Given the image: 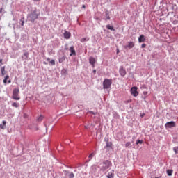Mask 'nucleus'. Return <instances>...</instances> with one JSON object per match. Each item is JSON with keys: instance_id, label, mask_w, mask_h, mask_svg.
<instances>
[{"instance_id": "nucleus-12", "label": "nucleus", "mask_w": 178, "mask_h": 178, "mask_svg": "<svg viewBox=\"0 0 178 178\" xmlns=\"http://www.w3.org/2000/svg\"><path fill=\"white\" fill-rule=\"evenodd\" d=\"M70 51L71 52V54H70V56H73L76 55V50H74V47L72 46L70 48Z\"/></svg>"}, {"instance_id": "nucleus-18", "label": "nucleus", "mask_w": 178, "mask_h": 178, "mask_svg": "<svg viewBox=\"0 0 178 178\" xmlns=\"http://www.w3.org/2000/svg\"><path fill=\"white\" fill-rule=\"evenodd\" d=\"M66 59V57L64 56H62L59 58L58 60V62L59 63H63V62H65V60Z\"/></svg>"}, {"instance_id": "nucleus-38", "label": "nucleus", "mask_w": 178, "mask_h": 178, "mask_svg": "<svg viewBox=\"0 0 178 178\" xmlns=\"http://www.w3.org/2000/svg\"><path fill=\"white\" fill-rule=\"evenodd\" d=\"M33 1H36V2H38V1H40V0H33Z\"/></svg>"}, {"instance_id": "nucleus-37", "label": "nucleus", "mask_w": 178, "mask_h": 178, "mask_svg": "<svg viewBox=\"0 0 178 178\" xmlns=\"http://www.w3.org/2000/svg\"><path fill=\"white\" fill-rule=\"evenodd\" d=\"M93 73H97V70H94Z\"/></svg>"}, {"instance_id": "nucleus-41", "label": "nucleus", "mask_w": 178, "mask_h": 178, "mask_svg": "<svg viewBox=\"0 0 178 178\" xmlns=\"http://www.w3.org/2000/svg\"><path fill=\"white\" fill-rule=\"evenodd\" d=\"M117 54H119V49H118V51H117Z\"/></svg>"}, {"instance_id": "nucleus-28", "label": "nucleus", "mask_w": 178, "mask_h": 178, "mask_svg": "<svg viewBox=\"0 0 178 178\" xmlns=\"http://www.w3.org/2000/svg\"><path fill=\"white\" fill-rule=\"evenodd\" d=\"M44 119V117L42 115H40L38 118V120L39 122H41V120H42Z\"/></svg>"}, {"instance_id": "nucleus-23", "label": "nucleus", "mask_w": 178, "mask_h": 178, "mask_svg": "<svg viewBox=\"0 0 178 178\" xmlns=\"http://www.w3.org/2000/svg\"><path fill=\"white\" fill-rule=\"evenodd\" d=\"M125 147H126V148H129V147H131V143L127 142V143L125 144Z\"/></svg>"}, {"instance_id": "nucleus-40", "label": "nucleus", "mask_w": 178, "mask_h": 178, "mask_svg": "<svg viewBox=\"0 0 178 178\" xmlns=\"http://www.w3.org/2000/svg\"><path fill=\"white\" fill-rule=\"evenodd\" d=\"M82 7L85 8H86V6H85V5H83Z\"/></svg>"}, {"instance_id": "nucleus-11", "label": "nucleus", "mask_w": 178, "mask_h": 178, "mask_svg": "<svg viewBox=\"0 0 178 178\" xmlns=\"http://www.w3.org/2000/svg\"><path fill=\"white\" fill-rule=\"evenodd\" d=\"M89 63H90V65H92L94 67V66L95 65V58L94 57H90Z\"/></svg>"}, {"instance_id": "nucleus-1", "label": "nucleus", "mask_w": 178, "mask_h": 178, "mask_svg": "<svg viewBox=\"0 0 178 178\" xmlns=\"http://www.w3.org/2000/svg\"><path fill=\"white\" fill-rule=\"evenodd\" d=\"M38 16H40V13H37L36 10H34L33 12H31L28 17L32 23H34V21L37 20L38 19Z\"/></svg>"}, {"instance_id": "nucleus-10", "label": "nucleus", "mask_w": 178, "mask_h": 178, "mask_svg": "<svg viewBox=\"0 0 178 178\" xmlns=\"http://www.w3.org/2000/svg\"><path fill=\"white\" fill-rule=\"evenodd\" d=\"M115 177V170H112L110 171L107 175V178H114Z\"/></svg>"}, {"instance_id": "nucleus-34", "label": "nucleus", "mask_w": 178, "mask_h": 178, "mask_svg": "<svg viewBox=\"0 0 178 178\" xmlns=\"http://www.w3.org/2000/svg\"><path fill=\"white\" fill-rule=\"evenodd\" d=\"M3 83H4V84H6V83H8V79H3Z\"/></svg>"}, {"instance_id": "nucleus-19", "label": "nucleus", "mask_w": 178, "mask_h": 178, "mask_svg": "<svg viewBox=\"0 0 178 178\" xmlns=\"http://www.w3.org/2000/svg\"><path fill=\"white\" fill-rule=\"evenodd\" d=\"M106 29H108V30H111L112 31H115V29L113 28V26H111V25H106Z\"/></svg>"}, {"instance_id": "nucleus-2", "label": "nucleus", "mask_w": 178, "mask_h": 178, "mask_svg": "<svg viewBox=\"0 0 178 178\" xmlns=\"http://www.w3.org/2000/svg\"><path fill=\"white\" fill-rule=\"evenodd\" d=\"M20 88H15L13 90V96L12 98L15 101H19L20 99Z\"/></svg>"}, {"instance_id": "nucleus-42", "label": "nucleus", "mask_w": 178, "mask_h": 178, "mask_svg": "<svg viewBox=\"0 0 178 178\" xmlns=\"http://www.w3.org/2000/svg\"><path fill=\"white\" fill-rule=\"evenodd\" d=\"M85 129H88L87 127H85Z\"/></svg>"}, {"instance_id": "nucleus-15", "label": "nucleus", "mask_w": 178, "mask_h": 178, "mask_svg": "<svg viewBox=\"0 0 178 178\" xmlns=\"http://www.w3.org/2000/svg\"><path fill=\"white\" fill-rule=\"evenodd\" d=\"M70 35H71L70 32L65 31V33H64V37L67 40H69V38H70Z\"/></svg>"}, {"instance_id": "nucleus-6", "label": "nucleus", "mask_w": 178, "mask_h": 178, "mask_svg": "<svg viewBox=\"0 0 178 178\" xmlns=\"http://www.w3.org/2000/svg\"><path fill=\"white\" fill-rule=\"evenodd\" d=\"M131 94L134 97H137V95H138V92L137 91V87L134 86L131 88Z\"/></svg>"}, {"instance_id": "nucleus-32", "label": "nucleus", "mask_w": 178, "mask_h": 178, "mask_svg": "<svg viewBox=\"0 0 178 178\" xmlns=\"http://www.w3.org/2000/svg\"><path fill=\"white\" fill-rule=\"evenodd\" d=\"M145 47H147V44L145 43L141 45V48H145Z\"/></svg>"}, {"instance_id": "nucleus-17", "label": "nucleus", "mask_w": 178, "mask_h": 178, "mask_svg": "<svg viewBox=\"0 0 178 178\" xmlns=\"http://www.w3.org/2000/svg\"><path fill=\"white\" fill-rule=\"evenodd\" d=\"M106 14V19L105 20H111V17H109V11L106 10L105 12Z\"/></svg>"}, {"instance_id": "nucleus-30", "label": "nucleus", "mask_w": 178, "mask_h": 178, "mask_svg": "<svg viewBox=\"0 0 178 178\" xmlns=\"http://www.w3.org/2000/svg\"><path fill=\"white\" fill-rule=\"evenodd\" d=\"M24 56H25L26 58H29V52L24 53Z\"/></svg>"}, {"instance_id": "nucleus-16", "label": "nucleus", "mask_w": 178, "mask_h": 178, "mask_svg": "<svg viewBox=\"0 0 178 178\" xmlns=\"http://www.w3.org/2000/svg\"><path fill=\"white\" fill-rule=\"evenodd\" d=\"M47 61L49 62L50 65H52V66L55 65V60H51V58H47Z\"/></svg>"}, {"instance_id": "nucleus-20", "label": "nucleus", "mask_w": 178, "mask_h": 178, "mask_svg": "<svg viewBox=\"0 0 178 178\" xmlns=\"http://www.w3.org/2000/svg\"><path fill=\"white\" fill-rule=\"evenodd\" d=\"M1 72L2 76H5V74H6V72H5V66H3V67H2L1 68Z\"/></svg>"}, {"instance_id": "nucleus-25", "label": "nucleus", "mask_w": 178, "mask_h": 178, "mask_svg": "<svg viewBox=\"0 0 178 178\" xmlns=\"http://www.w3.org/2000/svg\"><path fill=\"white\" fill-rule=\"evenodd\" d=\"M143 143H144V141L141 140H138L136 143V145H138V144H143Z\"/></svg>"}, {"instance_id": "nucleus-3", "label": "nucleus", "mask_w": 178, "mask_h": 178, "mask_svg": "<svg viewBox=\"0 0 178 178\" xmlns=\"http://www.w3.org/2000/svg\"><path fill=\"white\" fill-rule=\"evenodd\" d=\"M112 86V79H105L103 81L104 90H109Z\"/></svg>"}, {"instance_id": "nucleus-5", "label": "nucleus", "mask_w": 178, "mask_h": 178, "mask_svg": "<svg viewBox=\"0 0 178 178\" xmlns=\"http://www.w3.org/2000/svg\"><path fill=\"white\" fill-rule=\"evenodd\" d=\"M165 129H172V127H176V122L170 121L165 124Z\"/></svg>"}, {"instance_id": "nucleus-29", "label": "nucleus", "mask_w": 178, "mask_h": 178, "mask_svg": "<svg viewBox=\"0 0 178 178\" xmlns=\"http://www.w3.org/2000/svg\"><path fill=\"white\" fill-rule=\"evenodd\" d=\"M21 22H22L21 26H24V18H22Z\"/></svg>"}, {"instance_id": "nucleus-7", "label": "nucleus", "mask_w": 178, "mask_h": 178, "mask_svg": "<svg viewBox=\"0 0 178 178\" xmlns=\"http://www.w3.org/2000/svg\"><path fill=\"white\" fill-rule=\"evenodd\" d=\"M119 73H120V76H122V77H124L127 74L126 69H124V67H123V66H121L119 70Z\"/></svg>"}, {"instance_id": "nucleus-8", "label": "nucleus", "mask_w": 178, "mask_h": 178, "mask_svg": "<svg viewBox=\"0 0 178 178\" xmlns=\"http://www.w3.org/2000/svg\"><path fill=\"white\" fill-rule=\"evenodd\" d=\"M64 175L69 178H74V173L70 172L67 170H64Z\"/></svg>"}, {"instance_id": "nucleus-31", "label": "nucleus", "mask_w": 178, "mask_h": 178, "mask_svg": "<svg viewBox=\"0 0 178 178\" xmlns=\"http://www.w3.org/2000/svg\"><path fill=\"white\" fill-rule=\"evenodd\" d=\"M94 155H95V153H92L89 155V158H92V156H94Z\"/></svg>"}, {"instance_id": "nucleus-9", "label": "nucleus", "mask_w": 178, "mask_h": 178, "mask_svg": "<svg viewBox=\"0 0 178 178\" xmlns=\"http://www.w3.org/2000/svg\"><path fill=\"white\" fill-rule=\"evenodd\" d=\"M134 45H135V44H134V42H128L127 45L124 46V48L125 49H131V48L134 47Z\"/></svg>"}, {"instance_id": "nucleus-4", "label": "nucleus", "mask_w": 178, "mask_h": 178, "mask_svg": "<svg viewBox=\"0 0 178 178\" xmlns=\"http://www.w3.org/2000/svg\"><path fill=\"white\" fill-rule=\"evenodd\" d=\"M112 166V163L110 161H104L102 163L101 170L105 172L107 169H109Z\"/></svg>"}, {"instance_id": "nucleus-27", "label": "nucleus", "mask_w": 178, "mask_h": 178, "mask_svg": "<svg viewBox=\"0 0 178 178\" xmlns=\"http://www.w3.org/2000/svg\"><path fill=\"white\" fill-rule=\"evenodd\" d=\"M173 151L175 154H178V146L173 148Z\"/></svg>"}, {"instance_id": "nucleus-26", "label": "nucleus", "mask_w": 178, "mask_h": 178, "mask_svg": "<svg viewBox=\"0 0 178 178\" xmlns=\"http://www.w3.org/2000/svg\"><path fill=\"white\" fill-rule=\"evenodd\" d=\"M106 147L108 148L112 147V143L107 142Z\"/></svg>"}, {"instance_id": "nucleus-33", "label": "nucleus", "mask_w": 178, "mask_h": 178, "mask_svg": "<svg viewBox=\"0 0 178 178\" xmlns=\"http://www.w3.org/2000/svg\"><path fill=\"white\" fill-rule=\"evenodd\" d=\"M63 73H67V70H66V69L63 70Z\"/></svg>"}, {"instance_id": "nucleus-22", "label": "nucleus", "mask_w": 178, "mask_h": 178, "mask_svg": "<svg viewBox=\"0 0 178 178\" xmlns=\"http://www.w3.org/2000/svg\"><path fill=\"white\" fill-rule=\"evenodd\" d=\"M19 103L14 102L12 104V106H13L14 108H19Z\"/></svg>"}, {"instance_id": "nucleus-24", "label": "nucleus", "mask_w": 178, "mask_h": 178, "mask_svg": "<svg viewBox=\"0 0 178 178\" xmlns=\"http://www.w3.org/2000/svg\"><path fill=\"white\" fill-rule=\"evenodd\" d=\"M88 40H90L89 38H83L81 40V42H85V41H88Z\"/></svg>"}, {"instance_id": "nucleus-36", "label": "nucleus", "mask_w": 178, "mask_h": 178, "mask_svg": "<svg viewBox=\"0 0 178 178\" xmlns=\"http://www.w3.org/2000/svg\"><path fill=\"white\" fill-rule=\"evenodd\" d=\"M6 80H8V79H9L8 75L6 76V77L4 78Z\"/></svg>"}, {"instance_id": "nucleus-14", "label": "nucleus", "mask_w": 178, "mask_h": 178, "mask_svg": "<svg viewBox=\"0 0 178 178\" xmlns=\"http://www.w3.org/2000/svg\"><path fill=\"white\" fill-rule=\"evenodd\" d=\"M138 42H145V36L140 35L138 38Z\"/></svg>"}, {"instance_id": "nucleus-35", "label": "nucleus", "mask_w": 178, "mask_h": 178, "mask_svg": "<svg viewBox=\"0 0 178 178\" xmlns=\"http://www.w3.org/2000/svg\"><path fill=\"white\" fill-rule=\"evenodd\" d=\"M147 94H148V92H147V91H144V92H143V95H147Z\"/></svg>"}, {"instance_id": "nucleus-39", "label": "nucleus", "mask_w": 178, "mask_h": 178, "mask_svg": "<svg viewBox=\"0 0 178 178\" xmlns=\"http://www.w3.org/2000/svg\"><path fill=\"white\" fill-rule=\"evenodd\" d=\"M8 83H11V81H10V80H9V81H8Z\"/></svg>"}, {"instance_id": "nucleus-13", "label": "nucleus", "mask_w": 178, "mask_h": 178, "mask_svg": "<svg viewBox=\"0 0 178 178\" xmlns=\"http://www.w3.org/2000/svg\"><path fill=\"white\" fill-rule=\"evenodd\" d=\"M0 129L1 130H5V129H6V121L3 120L2 124H0Z\"/></svg>"}, {"instance_id": "nucleus-21", "label": "nucleus", "mask_w": 178, "mask_h": 178, "mask_svg": "<svg viewBox=\"0 0 178 178\" xmlns=\"http://www.w3.org/2000/svg\"><path fill=\"white\" fill-rule=\"evenodd\" d=\"M167 174L168 175V176H172V175H173V170H167Z\"/></svg>"}]
</instances>
